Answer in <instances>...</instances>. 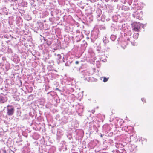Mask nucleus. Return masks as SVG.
<instances>
[{
	"mask_svg": "<svg viewBox=\"0 0 153 153\" xmlns=\"http://www.w3.org/2000/svg\"><path fill=\"white\" fill-rule=\"evenodd\" d=\"M108 78H106L105 77H104L103 81L104 82H106L108 80Z\"/></svg>",
	"mask_w": 153,
	"mask_h": 153,
	"instance_id": "obj_6",
	"label": "nucleus"
},
{
	"mask_svg": "<svg viewBox=\"0 0 153 153\" xmlns=\"http://www.w3.org/2000/svg\"><path fill=\"white\" fill-rule=\"evenodd\" d=\"M114 0L115 2H116V1H117V0Z\"/></svg>",
	"mask_w": 153,
	"mask_h": 153,
	"instance_id": "obj_13",
	"label": "nucleus"
},
{
	"mask_svg": "<svg viewBox=\"0 0 153 153\" xmlns=\"http://www.w3.org/2000/svg\"><path fill=\"white\" fill-rule=\"evenodd\" d=\"M94 113L93 111H92V113Z\"/></svg>",
	"mask_w": 153,
	"mask_h": 153,
	"instance_id": "obj_15",
	"label": "nucleus"
},
{
	"mask_svg": "<svg viewBox=\"0 0 153 153\" xmlns=\"http://www.w3.org/2000/svg\"><path fill=\"white\" fill-rule=\"evenodd\" d=\"M139 36V34L138 33H134L133 36V38L135 39H137Z\"/></svg>",
	"mask_w": 153,
	"mask_h": 153,
	"instance_id": "obj_4",
	"label": "nucleus"
},
{
	"mask_svg": "<svg viewBox=\"0 0 153 153\" xmlns=\"http://www.w3.org/2000/svg\"><path fill=\"white\" fill-rule=\"evenodd\" d=\"M142 12H140V14L138 16H137V17H138V18H141L142 17Z\"/></svg>",
	"mask_w": 153,
	"mask_h": 153,
	"instance_id": "obj_8",
	"label": "nucleus"
},
{
	"mask_svg": "<svg viewBox=\"0 0 153 153\" xmlns=\"http://www.w3.org/2000/svg\"><path fill=\"white\" fill-rule=\"evenodd\" d=\"M136 14V13H134V14H133V15L134 17H135V16Z\"/></svg>",
	"mask_w": 153,
	"mask_h": 153,
	"instance_id": "obj_10",
	"label": "nucleus"
},
{
	"mask_svg": "<svg viewBox=\"0 0 153 153\" xmlns=\"http://www.w3.org/2000/svg\"><path fill=\"white\" fill-rule=\"evenodd\" d=\"M141 100L142 101H143L144 100V99H143V98H142L141 99Z\"/></svg>",
	"mask_w": 153,
	"mask_h": 153,
	"instance_id": "obj_12",
	"label": "nucleus"
},
{
	"mask_svg": "<svg viewBox=\"0 0 153 153\" xmlns=\"http://www.w3.org/2000/svg\"><path fill=\"white\" fill-rule=\"evenodd\" d=\"M7 98L6 96L2 94H0V102L1 103H4L7 100Z\"/></svg>",
	"mask_w": 153,
	"mask_h": 153,
	"instance_id": "obj_3",
	"label": "nucleus"
},
{
	"mask_svg": "<svg viewBox=\"0 0 153 153\" xmlns=\"http://www.w3.org/2000/svg\"><path fill=\"white\" fill-rule=\"evenodd\" d=\"M131 43L132 44V45H136L137 44V43L136 42H131Z\"/></svg>",
	"mask_w": 153,
	"mask_h": 153,
	"instance_id": "obj_7",
	"label": "nucleus"
},
{
	"mask_svg": "<svg viewBox=\"0 0 153 153\" xmlns=\"http://www.w3.org/2000/svg\"><path fill=\"white\" fill-rule=\"evenodd\" d=\"M128 40H129L128 38ZM129 40H130V39H129Z\"/></svg>",
	"mask_w": 153,
	"mask_h": 153,
	"instance_id": "obj_14",
	"label": "nucleus"
},
{
	"mask_svg": "<svg viewBox=\"0 0 153 153\" xmlns=\"http://www.w3.org/2000/svg\"><path fill=\"white\" fill-rule=\"evenodd\" d=\"M94 113L93 111H92V113Z\"/></svg>",
	"mask_w": 153,
	"mask_h": 153,
	"instance_id": "obj_16",
	"label": "nucleus"
},
{
	"mask_svg": "<svg viewBox=\"0 0 153 153\" xmlns=\"http://www.w3.org/2000/svg\"><path fill=\"white\" fill-rule=\"evenodd\" d=\"M134 26L133 29L134 31L139 32L140 30V26L141 25H143V24H142L139 22H134L133 24Z\"/></svg>",
	"mask_w": 153,
	"mask_h": 153,
	"instance_id": "obj_1",
	"label": "nucleus"
},
{
	"mask_svg": "<svg viewBox=\"0 0 153 153\" xmlns=\"http://www.w3.org/2000/svg\"><path fill=\"white\" fill-rule=\"evenodd\" d=\"M75 63H76V64H78L79 63V62L78 61H76L75 62Z\"/></svg>",
	"mask_w": 153,
	"mask_h": 153,
	"instance_id": "obj_11",
	"label": "nucleus"
},
{
	"mask_svg": "<svg viewBox=\"0 0 153 153\" xmlns=\"http://www.w3.org/2000/svg\"><path fill=\"white\" fill-rule=\"evenodd\" d=\"M110 38L111 40L114 41L116 39V36L114 35H111Z\"/></svg>",
	"mask_w": 153,
	"mask_h": 153,
	"instance_id": "obj_5",
	"label": "nucleus"
},
{
	"mask_svg": "<svg viewBox=\"0 0 153 153\" xmlns=\"http://www.w3.org/2000/svg\"><path fill=\"white\" fill-rule=\"evenodd\" d=\"M14 111V108L12 106L8 105L7 107V114L9 116L13 114Z\"/></svg>",
	"mask_w": 153,
	"mask_h": 153,
	"instance_id": "obj_2",
	"label": "nucleus"
},
{
	"mask_svg": "<svg viewBox=\"0 0 153 153\" xmlns=\"http://www.w3.org/2000/svg\"><path fill=\"white\" fill-rule=\"evenodd\" d=\"M106 37H104L103 38V42L104 43H106V41H105L106 40Z\"/></svg>",
	"mask_w": 153,
	"mask_h": 153,
	"instance_id": "obj_9",
	"label": "nucleus"
}]
</instances>
